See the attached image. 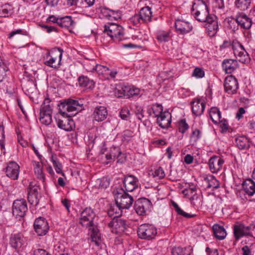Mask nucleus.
<instances>
[{"instance_id": "54", "label": "nucleus", "mask_w": 255, "mask_h": 255, "mask_svg": "<svg viewBox=\"0 0 255 255\" xmlns=\"http://www.w3.org/2000/svg\"><path fill=\"white\" fill-rule=\"evenodd\" d=\"M38 187L30 183L28 188V195L38 196Z\"/></svg>"}, {"instance_id": "25", "label": "nucleus", "mask_w": 255, "mask_h": 255, "mask_svg": "<svg viewBox=\"0 0 255 255\" xmlns=\"http://www.w3.org/2000/svg\"><path fill=\"white\" fill-rule=\"evenodd\" d=\"M122 91L123 93L121 95H119V97L124 96L127 98H129L130 96L139 95L140 92V89L138 88L127 86L122 88Z\"/></svg>"}, {"instance_id": "38", "label": "nucleus", "mask_w": 255, "mask_h": 255, "mask_svg": "<svg viewBox=\"0 0 255 255\" xmlns=\"http://www.w3.org/2000/svg\"><path fill=\"white\" fill-rule=\"evenodd\" d=\"M73 21L71 16H66L60 17L59 20L58 25L61 27L68 28L72 25Z\"/></svg>"}, {"instance_id": "5", "label": "nucleus", "mask_w": 255, "mask_h": 255, "mask_svg": "<svg viewBox=\"0 0 255 255\" xmlns=\"http://www.w3.org/2000/svg\"><path fill=\"white\" fill-rule=\"evenodd\" d=\"M52 113L50 100L49 98H45L40 108V122L45 125L50 124L52 122Z\"/></svg>"}, {"instance_id": "51", "label": "nucleus", "mask_w": 255, "mask_h": 255, "mask_svg": "<svg viewBox=\"0 0 255 255\" xmlns=\"http://www.w3.org/2000/svg\"><path fill=\"white\" fill-rule=\"evenodd\" d=\"M188 128V125L186 123L185 120H181L179 123L178 129L179 132L184 133Z\"/></svg>"}, {"instance_id": "44", "label": "nucleus", "mask_w": 255, "mask_h": 255, "mask_svg": "<svg viewBox=\"0 0 255 255\" xmlns=\"http://www.w3.org/2000/svg\"><path fill=\"white\" fill-rule=\"evenodd\" d=\"M172 205L174 207L175 210L177 213V214L180 215H181V216H183L184 217H186L187 218H192V217H194V216H195V215H194V214H188V213L184 212L179 207L178 204L174 202H172Z\"/></svg>"}, {"instance_id": "63", "label": "nucleus", "mask_w": 255, "mask_h": 255, "mask_svg": "<svg viewBox=\"0 0 255 255\" xmlns=\"http://www.w3.org/2000/svg\"><path fill=\"white\" fill-rule=\"evenodd\" d=\"M60 18H57L53 15H50L47 19V20L53 23H56L58 25Z\"/></svg>"}, {"instance_id": "17", "label": "nucleus", "mask_w": 255, "mask_h": 255, "mask_svg": "<svg viewBox=\"0 0 255 255\" xmlns=\"http://www.w3.org/2000/svg\"><path fill=\"white\" fill-rule=\"evenodd\" d=\"M237 46L240 50L234 49V46H233V50L238 60L243 63L248 62L250 59L249 56L243 46L239 43H237Z\"/></svg>"}, {"instance_id": "56", "label": "nucleus", "mask_w": 255, "mask_h": 255, "mask_svg": "<svg viewBox=\"0 0 255 255\" xmlns=\"http://www.w3.org/2000/svg\"><path fill=\"white\" fill-rule=\"evenodd\" d=\"M130 21L134 25H137L142 21L139 14L133 16L130 19Z\"/></svg>"}, {"instance_id": "7", "label": "nucleus", "mask_w": 255, "mask_h": 255, "mask_svg": "<svg viewBox=\"0 0 255 255\" xmlns=\"http://www.w3.org/2000/svg\"><path fill=\"white\" fill-rule=\"evenodd\" d=\"M157 234L156 229L148 224L141 225L138 228L137 234L142 239L149 240L153 239Z\"/></svg>"}, {"instance_id": "59", "label": "nucleus", "mask_w": 255, "mask_h": 255, "mask_svg": "<svg viewBox=\"0 0 255 255\" xmlns=\"http://www.w3.org/2000/svg\"><path fill=\"white\" fill-rule=\"evenodd\" d=\"M41 26L43 28L45 29L48 33H50L53 31L58 32V30H57V28H56L54 26H48V25H44V24L41 25Z\"/></svg>"}, {"instance_id": "23", "label": "nucleus", "mask_w": 255, "mask_h": 255, "mask_svg": "<svg viewBox=\"0 0 255 255\" xmlns=\"http://www.w3.org/2000/svg\"><path fill=\"white\" fill-rule=\"evenodd\" d=\"M193 113L196 116H200L205 108V103L199 99L194 100L191 103Z\"/></svg>"}, {"instance_id": "24", "label": "nucleus", "mask_w": 255, "mask_h": 255, "mask_svg": "<svg viewBox=\"0 0 255 255\" xmlns=\"http://www.w3.org/2000/svg\"><path fill=\"white\" fill-rule=\"evenodd\" d=\"M74 125L73 120L68 117V118H63L62 119H59L57 121V126L60 128L66 131H70L72 129Z\"/></svg>"}, {"instance_id": "9", "label": "nucleus", "mask_w": 255, "mask_h": 255, "mask_svg": "<svg viewBox=\"0 0 255 255\" xmlns=\"http://www.w3.org/2000/svg\"><path fill=\"white\" fill-rule=\"evenodd\" d=\"M151 206V202L148 199L140 198L135 201L134 208L137 214L143 216L150 210Z\"/></svg>"}, {"instance_id": "14", "label": "nucleus", "mask_w": 255, "mask_h": 255, "mask_svg": "<svg viewBox=\"0 0 255 255\" xmlns=\"http://www.w3.org/2000/svg\"><path fill=\"white\" fill-rule=\"evenodd\" d=\"M6 175L12 180L18 179L19 173V166L14 161L9 162L5 169Z\"/></svg>"}, {"instance_id": "64", "label": "nucleus", "mask_w": 255, "mask_h": 255, "mask_svg": "<svg viewBox=\"0 0 255 255\" xmlns=\"http://www.w3.org/2000/svg\"><path fill=\"white\" fill-rule=\"evenodd\" d=\"M243 255H252L251 250L247 246H245L242 248Z\"/></svg>"}, {"instance_id": "43", "label": "nucleus", "mask_w": 255, "mask_h": 255, "mask_svg": "<svg viewBox=\"0 0 255 255\" xmlns=\"http://www.w3.org/2000/svg\"><path fill=\"white\" fill-rule=\"evenodd\" d=\"M243 224L236 225L234 227V234L236 240H239L241 237L245 236L244 233Z\"/></svg>"}, {"instance_id": "57", "label": "nucleus", "mask_w": 255, "mask_h": 255, "mask_svg": "<svg viewBox=\"0 0 255 255\" xmlns=\"http://www.w3.org/2000/svg\"><path fill=\"white\" fill-rule=\"evenodd\" d=\"M200 137V131L198 129H195L192 131L191 138L195 141H197Z\"/></svg>"}, {"instance_id": "47", "label": "nucleus", "mask_w": 255, "mask_h": 255, "mask_svg": "<svg viewBox=\"0 0 255 255\" xmlns=\"http://www.w3.org/2000/svg\"><path fill=\"white\" fill-rule=\"evenodd\" d=\"M11 10V6L8 4H5L0 8V14L1 16L6 17Z\"/></svg>"}, {"instance_id": "61", "label": "nucleus", "mask_w": 255, "mask_h": 255, "mask_svg": "<svg viewBox=\"0 0 255 255\" xmlns=\"http://www.w3.org/2000/svg\"><path fill=\"white\" fill-rule=\"evenodd\" d=\"M221 123L220 128H221V131L223 133L226 132L228 128V125L227 122L225 121L223 122L222 121L220 122Z\"/></svg>"}, {"instance_id": "62", "label": "nucleus", "mask_w": 255, "mask_h": 255, "mask_svg": "<svg viewBox=\"0 0 255 255\" xmlns=\"http://www.w3.org/2000/svg\"><path fill=\"white\" fill-rule=\"evenodd\" d=\"M34 255H51L49 253L43 249H37L34 251Z\"/></svg>"}, {"instance_id": "3", "label": "nucleus", "mask_w": 255, "mask_h": 255, "mask_svg": "<svg viewBox=\"0 0 255 255\" xmlns=\"http://www.w3.org/2000/svg\"><path fill=\"white\" fill-rule=\"evenodd\" d=\"M60 112L68 117L76 115L79 112L84 109L83 104L81 100L71 99L65 100L59 106Z\"/></svg>"}, {"instance_id": "12", "label": "nucleus", "mask_w": 255, "mask_h": 255, "mask_svg": "<svg viewBox=\"0 0 255 255\" xmlns=\"http://www.w3.org/2000/svg\"><path fill=\"white\" fill-rule=\"evenodd\" d=\"M224 85L225 91L230 94H235L239 88L237 79L232 75L225 78Z\"/></svg>"}, {"instance_id": "49", "label": "nucleus", "mask_w": 255, "mask_h": 255, "mask_svg": "<svg viewBox=\"0 0 255 255\" xmlns=\"http://www.w3.org/2000/svg\"><path fill=\"white\" fill-rule=\"evenodd\" d=\"M52 161L56 172L58 173H61L63 176H64V173L62 171L61 164L57 161L56 158H54L53 156H52Z\"/></svg>"}, {"instance_id": "19", "label": "nucleus", "mask_w": 255, "mask_h": 255, "mask_svg": "<svg viewBox=\"0 0 255 255\" xmlns=\"http://www.w3.org/2000/svg\"><path fill=\"white\" fill-rule=\"evenodd\" d=\"M235 20L238 25H240L241 27L245 29L250 28L252 24V21L251 18L243 13H241L238 15H237Z\"/></svg>"}, {"instance_id": "34", "label": "nucleus", "mask_w": 255, "mask_h": 255, "mask_svg": "<svg viewBox=\"0 0 255 255\" xmlns=\"http://www.w3.org/2000/svg\"><path fill=\"white\" fill-rule=\"evenodd\" d=\"M122 209L116 203V205L111 206L108 210V214L109 217H113V219L118 218L122 215Z\"/></svg>"}, {"instance_id": "18", "label": "nucleus", "mask_w": 255, "mask_h": 255, "mask_svg": "<svg viewBox=\"0 0 255 255\" xmlns=\"http://www.w3.org/2000/svg\"><path fill=\"white\" fill-rule=\"evenodd\" d=\"M108 112L104 106H97L95 108L92 114L93 119L97 122H100L105 120L107 117Z\"/></svg>"}, {"instance_id": "55", "label": "nucleus", "mask_w": 255, "mask_h": 255, "mask_svg": "<svg viewBox=\"0 0 255 255\" xmlns=\"http://www.w3.org/2000/svg\"><path fill=\"white\" fill-rule=\"evenodd\" d=\"M152 175L154 177H158V178L161 179L163 178L165 176V173L163 169L159 167L152 173Z\"/></svg>"}, {"instance_id": "50", "label": "nucleus", "mask_w": 255, "mask_h": 255, "mask_svg": "<svg viewBox=\"0 0 255 255\" xmlns=\"http://www.w3.org/2000/svg\"><path fill=\"white\" fill-rule=\"evenodd\" d=\"M5 134L4 131V127L2 125L0 126V146L1 150H5Z\"/></svg>"}, {"instance_id": "22", "label": "nucleus", "mask_w": 255, "mask_h": 255, "mask_svg": "<svg viewBox=\"0 0 255 255\" xmlns=\"http://www.w3.org/2000/svg\"><path fill=\"white\" fill-rule=\"evenodd\" d=\"M176 29L181 34H185L189 32L192 29V26L190 23L184 20L178 19L175 22Z\"/></svg>"}, {"instance_id": "39", "label": "nucleus", "mask_w": 255, "mask_h": 255, "mask_svg": "<svg viewBox=\"0 0 255 255\" xmlns=\"http://www.w3.org/2000/svg\"><path fill=\"white\" fill-rule=\"evenodd\" d=\"M100 158L102 160V162L106 164H108L113 159L109 151L104 149H101L100 151Z\"/></svg>"}, {"instance_id": "6", "label": "nucleus", "mask_w": 255, "mask_h": 255, "mask_svg": "<svg viewBox=\"0 0 255 255\" xmlns=\"http://www.w3.org/2000/svg\"><path fill=\"white\" fill-rule=\"evenodd\" d=\"M104 32L107 33L112 39L120 40L124 35V28L120 25L110 23L104 26Z\"/></svg>"}, {"instance_id": "48", "label": "nucleus", "mask_w": 255, "mask_h": 255, "mask_svg": "<svg viewBox=\"0 0 255 255\" xmlns=\"http://www.w3.org/2000/svg\"><path fill=\"white\" fill-rule=\"evenodd\" d=\"M120 116L124 120H128L130 119V112L128 108L127 107L123 108L120 113Z\"/></svg>"}, {"instance_id": "58", "label": "nucleus", "mask_w": 255, "mask_h": 255, "mask_svg": "<svg viewBox=\"0 0 255 255\" xmlns=\"http://www.w3.org/2000/svg\"><path fill=\"white\" fill-rule=\"evenodd\" d=\"M27 199L31 204H37L38 203L37 196L28 195Z\"/></svg>"}, {"instance_id": "4", "label": "nucleus", "mask_w": 255, "mask_h": 255, "mask_svg": "<svg viewBox=\"0 0 255 255\" xmlns=\"http://www.w3.org/2000/svg\"><path fill=\"white\" fill-rule=\"evenodd\" d=\"M113 193L115 196L117 205L123 209H128L131 206L133 199L131 195L127 194L122 188L115 189Z\"/></svg>"}, {"instance_id": "29", "label": "nucleus", "mask_w": 255, "mask_h": 255, "mask_svg": "<svg viewBox=\"0 0 255 255\" xmlns=\"http://www.w3.org/2000/svg\"><path fill=\"white\" fill-rule=\"evenodd\" d=\"M236 142L240 149H248L250 147V141L245 136H240L236 138Z\"/></svg>"}, {"instance_id": "52", "label": "nucleus", "mask_w": 255, "mask_h": 255, "mask_svg": "<svg viewBox=\"0 0 255 255\" xmlns=\"http://www.w3.org/2000/svg\"><path fill=\"white\" fill-rule=\"evenodd\" d=\"M204 71L200 68H196L194 69L192 76L196 78H201L204 76Z\"/></svg>"}, {"instance_id": "21", "label": "nucleus", "mask_w": 255, "mask_h": 255, "mask_svg": "<svg viewBox=\"0 0 255 255\" xmlns=\"http://www.w3.org/2000/svg\"><path fill=\"white\" fill-rule=\"evenodd\" d=\"M222 67L226 73L231 74L238 67V63L236 60L225 59L222 62Z\"/></svg>"}, {"instance_id": "45", "label": "nucleus", "mask_w": 255, "mask_h": 255, "mask_svg": "<svg viewBox=\"0 0 255 255\" xmlns=\"http://www.w3.org/2000/svg\"><path fill=\"white\" fill-rule=\"evenodd\" d=\"M153 115L154 117L160 116L163 112V107L161 105L156 104L152 105Z\"/></svg>"}, {"instance_id": "28", "label": "nucleus", "mask_w": 255, "mask_h": 255, "mask_svg": "<svg viewBox=\"0 0 255 255\" xmlns=\"http://www.w3.org/2000/svg\"><path fill=\"white\" fill-rule=\"evenodd\" d=\"M213 231L215 237L219 240L224 239L227 235V233L224 228L218 224H215L213 227Z\"/></svg>"}, {"instance_id": "8", "label": "nucleus", "mask_w": 255, "mask_h": 255, "mask_svg": "<svg viewBox=\"0 0 255 255\" xmlns=\"http://www.w3.org/2000/svg\"><path fill=\"white\" fill-rule=\"evenodd\" d=\"M27 210V203L24 199L16 200L13 202L12 214L16 218H19V220L25 216Z\"/></svg>"}, {"instance_id": "35", "label": "nucleus", "mask_w": 255, "mask_h": 255, "mask_svg": "<svg viewBox=\"0 0 255 255\" xmlns=\"http://www.w3.org/2000/svg\"><path fill=\"white\" fill-rule=\"evenodd\" d=\"M58 49L59 52V62H57L56 61V58L51 57L48 60H47L44 62V64L48 66L51 67L53 68H57L59 67L60 62L61 60V58L62 56L63 50L60 48H59Z\"/></svg>"}, {"instance_id": "26", "label": "nucleus", "mask_w": 255, "mask_h": 255, "mask_svg": "<svg viewBox=\"0 0 255 255\" xmlns=\"http://www.w3.org/2000/svg\"><path fill=\"white\" fill-rule=\"evenodd\" d=\"M152 11L149 6L142 7L139 12V15L143 23H147L151 21Z\"/></svg>"}, {"instance_id": "41", "label": "nucleus", "mask_w": 255, "mask_h": 255, "mask_svg": "<svg viewBox=\"0 0 255 255\" xmlns=\"http://www.w3.org/2000/svg\"><path fill=\"white\" fill-rule=\"evenodd\" d=\"M96 71L99 74H108L109 69L106 66L96 64V66L90 70V72H93Z\"/></svg>"}, {"instance_id": "60", "label": "nucleus", "mask_w": 255, "mask_h": 255, "mask_svg": "<svg viewBox=\"0 0 255 255\" xmlns=\"http://www.w3.org/2000/svg\"><path fill=\"white\" fill-rule=\"evenodd\" d=\"M95 0H84V1H82V6L85 7H90L92 6Z\"/></svg>"}, {"instance_id": "37", "label": "nucleus", "mask_w": 255, "mask_h": 255, "mask_svg": "<svg viewBox=\"0 0 255 255\" xmlns=\"http://www.w3.org/2000/svg\"><path fill=\"white\" fill-rule=\"evenodd\" d=\"M251 3V0H235V4L236 7L241 10H247Z\"/></svg>"}, {"instance_id": "53", "label": "nucleus", "mask_w": 255, "mask_h": 255, "mask_svg": "<svg viewBox=\"0 0 255 255\" xmlns=\"http://www.w3.org/2000/svg\"><path fill=\"white\" fill-rule=\"evenodd\" d=\"M109 12L108 14L109 16L116 20L121 18L122 15L121 11L114 10L110 9H109Z\"/></svg>"}, {"instance_id": "40", "label": "nucleus", "mask_w": 255, "mask_h": 255, "mask_svg": "<svg viewBox=\"0 0 255 255\" xmlns=\"http://www.w3.org/2000/svg\"><path fill=\"white\" fill-rule=\"evenodd\" d=\"M187 249L190 248H182L180 247H174L171 249V254L172 255H190V253H187Z\"/></svg>"}, {"instance_id": "15", "label": "nucleus", "mask_w": 255, "mask_h": 255, "mask_svg": "<svg viewBox=\"0 0 255 255\" xmlns=\"http://www.w3.org/2000/svg\"><path fill=\"white\" fill-rule=\"evenodd\" d=\"M138 179L133 175H128L123 181L125 192H132L138 187Z\"/></svg>"}, {"instance_id": "31", "label": "nucleus", "mask_w": 255, "mask_h": 255, "mask_svg": "<svg viewBox=\"0 0 255 255\" xmlns=\"http://www.w3.org/2000/svg\"><path fill=\"white\" fill-rule=\"evenodd\" d=\"M34 171L37 178L40 180L42 182L45 180V175L43 172L42 165L37 161H33Z\"/></svg>"}, {"instance_id": "32", "label": "nucleus", "mask_w": 255, "mask_h": 255, "mask_svg": "<svg viewBox=\"0 0 255 255\" xmlns=\"http://www.w3.org/2000/svg\"><path fill=\"white\" fill-rule=\"evenodd\" d=\"M244 191L249 196L255 193V182L251 179L247 180L243 184Z\"/></svg>"}, {"instance_id": "10", "label": "nucleus", "mask_w": 255, "mask_h": 255, "mask_svg": "<svg viewBox=\"0 0 255 255\" xmlns=\"http://www.w3.org/2000/svg\"><path fill=\"white\" fill-rule=\"evenodd\" d=\"M34 229L38 236H44L48 232L49 226L47 221L43 217H40L35 219Z\"/></svg>"}, {"instance_id": "16", "label": "nucleus", "mask_w": 255, "mask_h": 255, "mask_svg": "<svg viewBox=\"0 0 255 255\" xmlns=\"http://www.w3.org/2000/svg\"><path fill=\"white\" fill-rule=\"evenodd\" d=\"M224 160L217 156H213L209 160L208 164L210 170L213 173H216L222 167Z\"/></svg>"}, {"instance_id": "42", "label": "nucleus", "mask_w": 255, "mask_h": 255, "mask_svg": "<svg viewBox=\"0 0 255 255\" xmlns=\"http://www.w3.org/2000/svg\"><path fill=\"white\" fill-rule=\"evenodd\" d=\"M156 38L161 42H167L169 40V33L165 31H158L156 34Z\"/></svg>"}, {"instance_id": "46", "label": "nucleus", "mask_w": 255, "mask_h": 255, "mask_svg": "<svg viewBox=\"0 0 255 255\" xmlns=\"http://www.w3.org/2000/svg\"><path fill=\"white\" fill-rule=\"evenodd\" d=\"M99 184V187L102 189L107 188L110 185V179L107 177H104L102 178L98 179L97 181Z\"/></svg>"}, {"instance_id": "27", "label": "nucleus", "mask_w": 255, "mask_h": 255, "mask_svg": "<svg viewBox=\"0 0 255 255\" xmlns=\"http://www.w3.org/2000/svg\"><path fill=\"white\" fill-rule=\"evenodd\" d=\"M78 84L80 87L87 89H93L95 86V82L90 80L87 76L81 75L78 79Z\"/></svg>"}, {"instance_id": "33", "label": "nucleus", "mask_w": 255, "mask_h": 255, "mask_svg": "<svg viewBox=\"0 0 255 255\" xmlns=\"http://www.w3.org/2000/svg\"><path fill=\"white\" fill-rule=\"evenodd\" d=\"M210 118L211 119L213 122L215 124L219 123L221 122V114L217 108L213 107L211 109L209 113Z\"/></svg>"}, {"instance_id": "1", "label": "nucleus", "mask_w": 255, "mask_h": 255, "mask_svg": "<svg viewBox=\"0 0 255 255\" xmlns=\"http://www.w3.org/2000/svg\"><path fill=\"white\" fill-rule=\"evenodd\" d=\"M191 13L197 20L205 23V27L210 36L216 33L218 29L217 17L209 15L207 6L203 0H194Z\"/></svg>"}, {"instance_id": "20", "label": "nucleus", "mask_w": 255, "mask_h": 255, "mask_svg": "<svg viewBox=\"0 0 255 255\" xmlns=\"http://www.w3.org/2000/svg\"><path fill=\"white\" fill-rule=\"evenodd\" d=\"M159 126L162 128H168L171 122V115L168 112H164L157 119Z\"/></svg>"}, {"instance_id": "2", "label": "nucleus", "mask_w": 255, "mask_h": 255, "mask_svg": "<svg viewBox=\"0 0 255 255\" xmlns=\"http://www.w3.org/2000/svg\"><path fill=\"white\" fill-rule=\"evenodd\" d=\"M96 214L91 208H86L81 213L80 224L82 226L90 228L92 242L99 246L101 243V235L95 225Z\"/></svg>"}, {"instance_id": "13", "label": "nucleus", "mask_w": 255, "mask_h": 255, "mask_svg": "<svg viewBox=\"0 0 255 255\" xmlns=\"http://www.w3.org/2000/svg\"><path fill=\"white\" fill-rule=\"evenodd\" d=\"M25 239L21 233L12 234L9 239V244L11 247L16 251H19L24 244Z\"/></svg>"}, {"instance_id": "36", "label": "nucleus", "mask_w": 255, "mask_h": 255, "mask_svg": "<svg viewBox=\"0 0 255 255\" xmlns=\"http://www.w3.org/2000/svg\"><path fill=\"white\" fill-rule=\"evenodd\" d=\"M205 181L207 182V188L217 189L220 187L219 182L213 176L209 175L204 178Z\"/></svg>"}, {"instance_id": "11", "label": "nucleus", "mask_w": 255, "mask_h": 255, "mask_svg": "<svg viewBox=\"0 0 255 255\" xmlns=\"http://www.w3.org/2000/svg\"><path fill=\"white\" fill-rule=\"evenodd\" d=\"M108 225L111 229V232L117 234L124 232L126 228L125 220L119 218L113 219Z\"/></svg>"}, {"instance_id": "30", "label": "nucleus", "mask_w": 255, "mask_h": 255, "mask_svg": "<svg viewBox=\"0 0 255 255\" xmlns=\"http://www.w3.org/2000/svg\"><path fill=\"white\" fill-rule=\"evenodd\" d=\"M109 152L113 159L117 158L118 159V162L121 163L124 162L125 160V155L122 154L119 147H113L111 148Z\"/></svg>"}]
</instances>
